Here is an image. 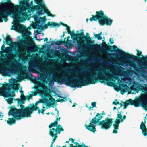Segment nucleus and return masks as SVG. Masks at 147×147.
<instances>
[{
	"label": "nucleus",
	"instance_id": "f257e3e1",
	"mask_svg": "<svg viewBox=\"0 0 147 147\" xmlns=\"http://www.w3.org/2000/svg\"><path fill=\"white\" fill-rule=\"evenodd\" d=\"M108 71H106L105 69H100L98 71V73L95 75L93 74H90L86 77H84V79H77L75 81L72 79L69 78L67 77L64 76L63 77H58L56 78V81H57L60 84H63L64 82L65 84L70 87H81L82 86L88 85L90 84H94L98 82L99 80L107 82V85L111 86L113 83L110 82L109 80L112 77L110 76L111 74L109 72H111L109 71V68H105ZM99 82L102 83L100 81Z\"/></svg>",
	"mask_w": 147,
	"mask_h": 147
},
{
	"label": "nucleus",
	"instance_id": "f03ea898",
	"mask_svg": "<svg viewBox=\"0 0 147 147\" xmlns=\"http://www.w3.org/2000/svg\"><path fill=\"white\" fill-rule=\"evenodd\" d=\"M3 57L5 58L3 59H0V62L3 64H5L4 66L3 65L0 66V73L3 75L9 76L12 74H14L18 72V67L17 66L18 62L14 58L15 57V55L12 54H8Z\"/></svg>",
	"mask_w": 147,
	"mask_h": 147
},
{
	"label": "nucleus",
	"instance_id": "7ed1b4c3",
	"mask_svg": "<svg viewBox=\"0 0 147 147\" xmlns=\"http://www.w3.org/2000/svg\"><path fill=\"white\" fill-rule=\"evenodd\" d=\"M6 2H0V22L8 20V17L11 14H14V11H18L20 6L15 5L10 0H6Z\"/></svg>",
	"mask_w": 147,
	"mask_h": 147
},
{
	"label": "nucleus",
	"instance_id": "20e7f679",
	"mask_svg": "<svg viewBox=\"0 0 147 147\" xmlns=\"http://www.w3.org/2000/svg\"><path fill=\"white\" fill-rule=\"evenodd\" d=\"M21 109H18L14 107H11L8 113V116L11 115L16 120H20L24 117H30L31 114H28V111L25 110L26 107L24 105H20Z\"/></svg>",
	"mask_w": 147,
	"mask_h": 147
},
{
	"label": "nucleus",
	"instance_id": "39448f33",
	"mask_svg": "<svg viewBox=\"0 0 147 147\" xmlns=\"http://www.w3.org/2000/svg\"><path fill=\"white\" fill-rule=\"evenodd\" d=\"M119 53L120 55L125 58L128 59H131L134 61H137L142 66L143 68L147 70V55L145 56H143L142 57L135 56L132 54L126 53L122 50L119 49L114 51Z\"/></svg>",
	"mask_w": 147,
	"mask_h": 147
},
{
	"label": "nucleus",
	"instance_id": "423d86ee",
	"mask_svg": "<svg viewBox=\"0 0 147 147\" xmlns=\"http://www.w3.org/2000/svg\"><path fill=\"white\" fill-rule=\"evenodd\" d=\"M91 16L92 17L90 18V20L92 22L98 20L99 24L101 26L105 25L108 26H111L113 22V20L104 14L102 10L96 12L95 15H92Z\"/></svg>",
	"mask_w": 147,
	"mask_h": 147
},
{
	"label": "nucleus",
	"instance_id": "0eeeda50",
	"mask_svg": "<svg viewBox=\"0 0 147 147\" xmlns=\"http://www.w3.org/2000/svg\"><path fill=\"white\" fill-rule=\"evenodd\" d=\"M101 115H105V113L103 111L101 114L97 113L95 117L92 119L89 124V125H85V126L86 128L90 131L94 133L96 131V126L94 124L97 123L102 118L103 116Z\"/></svg>",
	"mask_w": 147,
	"mask_h": 147
},
{
	"label": "nucleus",
	"instance_id": "6e6552de",
	"mask_svg": "<svg viewBox=\"0 0 147 147\" xmlns=\"http://www.w3.org/2000/svg\"><path fill=\"white\" fill-rule=\"evenodd\" d=\"M66 30L68 33L70 34L71 38L76 41L78 42L79 41V39H80L81 37L82 36L83 37L84 39H85L86 38V36L84 34V32H83V30H80L82 32L80 33L77 34H76L74 33V31H71L70 28L68 26L66 27Z\"/></svg>",
	"mask_w": 147,
	"mask_h": 147
},
{
	"label": "nucleus",
	"instance_id": "1a4fd4ad",
	"mask_svg": "<svg viewBox=\"0 0 147 147\" xmlns=\"http://www.w3.org/2000/svg\"><path fill=\"white\" fill-rule=\"evenodd\" d=\"M113 119L112 118L110 119L107 117L105 120L98 122L97 125L101 126L102 129L107 130L109 129L111 126L113 122Z\"/></svg>",
	"mask_w": 147,
	"mask_h": 147
},
{
	"label": "nucleus",
	"instance_id": "9d476101",
	"mask_svg": "<svg viewBox=\"0 0 147 147\" xmlns=\"http://www.w3.org/2000/svg\"><path fill=\"white\" fill-rule=\"evenodd\" d=\"M34 20L35 21V25L36 27V28L39 29H47L48 26V23L47 24L45 25L43 28L42 25L40 24V22H42V23H45L46 20V18L45 16L43 17H38L37 16H36L34 18Z\"/></svg>",
	"mask_w": 147,
	"mask_h": 147
},
{
	"label": "nucleus",
	"instance_id": "9b49d317",
	"mask_svg": "<svg viewBox=\"0 0 147 147\" xmlns=\"http://www.w3.org/2000/svg\"><path fill=\"white\" fill-rule=\"evenodd\" d=\"M35 89L36 90L37 92L41 95L47 97L49 95L48 92H50V89L45 85L42 87V89H38V86H36Z\"/></svg>",
	"mask_w": 147,
	"mask_h": 147
},
{
	"label": "nucleus",
	"instance_id": "f8f14e48",
	"mask_svg": "<svg viewBox=\"0 0 147 147\" xmlns=\"http://www.w3.org/2000/svg\"><path fill=\"white\" fill-rule=\"evenodd\" d=\"M121 111L119 113L117 114V117L116 120L115 121V124H113L114 130H113V133L116 134L117 133V130L119 129V124L120 123V121L119 119L121 118L122 117V115L121 113Z\"/></svg>",
	"mask_w": 147,
	"mask_h": 147
},
{
	"label": "nucleus",
	"instance_id": "ddd939ff",
	"mask_svg": "<svg viewBox=\"0 0 147 147\" xmlns=\"http://www.w3.org/2000/svg\"><path fill=\"white\" fill-rule=\"evenodd\" d=\"M131 88L138 93L140 91L144 90V87L139 83L134 81L133 85L131 87Z\"/></svg>",
	"mask_w": 147,
	"mask_h": 147
},
{
	"label": "nucleus",
	"instance_id": "4468645a",
	"mask_svg": "<svg viewBox=\"0 0 147 147\" xmlns=\"http://www.w3.org/2000/svg\"><path fill=\"white\" fill-rule=\"evenodd\" d=\"M38 104V103L37 101L35 105L33 103L30 104V106L29 107H26L25 110L28 111V114H31L34 111H36L39 109V108L37 107Z\"/></svg>",
	"mask_w": 147,
	"mask_h": 147
},
{
	"label": "nucleus",
	"instance_id": "2eb2a0df",
	"mask_svg": "<svg viewBox=\"0 0 147 147\" xmlns=\"http://www.w3.org/2000/svg\"><path fill=\"white\" fill-rule=\"evenodd\" d=\"M124 105L127 106L129 105H134L135 107H138L140 105L138 99L133 100L131 99H129L125 102H123Z\"/></svg>",
	"mask_w": 147,
	"mask_h": 147
},
{
	"label": "nucleus",
	"instance_id": "dca6fc26",
	"mask_svg": "<svg viewBox=\"0 0 147 147\" xmlns=\"http://www.w3.org/2000/svg\"><path fill=\"white\" fill-rule=\"evenodd\" d=\"M49 100L51 102H52L51 103H50L49 102V101L48 99L46 98H44L43 99H40L39 101H37L38 103H43L46 104L47 105H49V108H50V105H53L54 104L55 102V100L54 98H53L52 97H50L49 98Z\"/></svg>",
	"mask_w": 147,
	"mask_h": 147
},
{
	"label": "nucleus",
	"instance_id": "f3484780",
	"mask_svg": "<svg viewBox=\"0 0 147 147\" xmlns=\"http://www.w3.org/2000/svg\"><path fill=\"white\" fill-rule=\"evenodd\" d=\"M40 9L43 10L44 12L46 14H47V13L49 11V10L46 7L44 4L40 6L32 5L31 7V9L32 11H34L35 10H39Z\"/></svg>",
	"mask_w": 147,
	"mask_h": 147
},
{
	"label": "nucleus",
	"instance_id": "a211bd4d",
	"mask_svg": "<svg viewBox=\"0 0 147 147\" xmlns=\"http://www.w3.org/2000/svg\"><path fill=\"white\" fill-rule=\"evenodd\" d=\"M119 85V86L117 87V89L115 88V90L118 91L120 90L121 94L123 95L126 91V89L127 90V88H129V87L126 84H124L120 83Z\"/></svg>",
	"mask_w": 147,
	"mask_h": 147
},
{
	"label": "nucleus",
	"instance_id": "6ab92c4d",
	"mask_svg": "<svg viewBox=\"0 0 147 147\" xmlns=\"http://www.w3.org/2000/svg\"><path fill=\"white\" fill-rule=\"evenodd\" d=\"M30 76L31 77H32L33 76L30 73V75H28L27 73H25L24 74H21L19 75L18 76V79L20 80H22L25 78H30Z\"/></svg>",
	"mask_w": 147,
	"mask_h": 147
},
{
	"label": "nucleus",
	"instance_id": "aec40b11",
	"mask_svg": "<svg viewBox=\"0 0 147 147\" xmlns=\"http://www.w3.org/2000/svg\"><path fill=\"white\" fill-rule=\"evenodd\" d=\"M60 133H59L58 132V130L56 129L53 128L50 129V130L49 132V135L51 136L52 138L54 136H58V134H60Z\"/></svg>",
	"mask_w": 147,
	"mask_h": 147
},
{
	"label": "nucleus",
	"instance_id": "412c9836",
	"mask_svg": "<svg viewBox=\"0 0 147 147\" xmlns=\"http://www.w3.org/2000/svg\"><path fill=\"white\" fill-rule=\"evenodd\" d=\"M16 30L20 32H23L25 28L23 24L20 23L16 24Z\"/></svg>",
	"mask_w": 147,
	"mask_h": 147
},
{
	"label": "nucleus",
	"instance_id": "4be33fe9",
	"mask_svg": "<svg viewBox=\"0 0 147 147\" xmlns=\"http://www.w3.org/2000/svg\"><path fill=\"white\" fill-rule=\"evenodd\" d=\"M18 13L19 16H21L22 19H25V17L28 15V13L26 12V10L24 9H20Z\"/></svg>",
	"mask_w": 147,
	"mask_h": 147
},
{
	"label": "nucleus",
	"instance_id": "5701e85b",
	"mask_svg": "<svg viewBox=\"0 0 147 147\" xmlns=\"http://www.w3.org/2000/svg\"><path fill=\"white\" fill-rule=\"evenodd\" d=\"M140 129L142 130V133L144 136H147V129L146 125L142 124L140 126Z\"/></svg>",
	"mask_w": 147,
	"mask_h": 147
},
{
	"label": "nucleus",
	"instance_id": "b1692460",
	"mask_svg": "<svg viewBox=\"0 0 147 147\" xmlns=\"http://www.w3.org/2000/svg\"><path fill=\"white\" fill-rule=\"evenodd\" d=\"M10 37V35H8L5 38H4V39L6 41H5L4 40L3 41L4 43H6L7 44L10 43H13L12 42V39Z\"/></svg>",
	"mask_w": 147,
	"mask_h": 147
},
{
	"label": "nucleus",
	"instance_id": "393cba45",
	"mask_svg": "<svg viewBox=\"0 0 147 147\" xmlns=\"http://www.w3.org/2000/svg\"><path fill=\"white\" fill-rule=\"evenodd\" d=\"M16 119L13 117V118H8L7 121V123L9 125H11L13 124H15L16 122Z\"/></svg>",
	"mask_w": 147,
	"mask_h": 147
},
{
	"label": "nucleus",
	"instance_id": "a878e982",
	"mask_svg": "<svg viewBox=\"0 0 147 147\" xmlns=\"http://www.w3.org/2000/svg\"><path fill=\"white\" fill-rule=\"evenodd\" d=\"M105 37H103V39H104V40H102V44L103 46H104L106 48H112L113 47V49H116L117 48V47L114 45H113V46H110L109 45H107L106 42L105 41H104V40H105Z\"/></svg>",
	"mask_w": 147,
	"mask_h": 147
},
{
	"label": "nucleus",
	"instance_id": "bb28decb",
	"mask_svg": "<svg viewBox=\"0 0 147 147\" xmlns=\"http://www.w3.org/2000/svg\"><path fill=\"white\" fill-rule=\"evenodd\" d=\"M88 46L89 47H92L93 48L96 49H100L102 48V47L99 45L93 44L92 45H88Z\"/></svg>",
	"mask_w": 147,
	"mask_h": 147
},
{
	"label": "nucleus",
	"instance_id": "cd10ccee",
	"mask_svg": "<svg viewBox=\"0 0 147 147\" xmlns=\"http://www.w3.org/2000/svg\"><path fill=\"white\" fill-rule=\"evenodd\" d=\"M86 34L87 35V36H88V37L87 39H86V38H87V37H86V38L84 39L83 37L82 36L81 37V39H79V40H81L82 39H86V40H87L88 42L89 43H91L92 42V38L90 37L89 36V33H87Z\"/></svg>",
	"mask_w": 147,
	"mask_h": 147
},
{
	"label": "nucleus",
	"instance_id": "c85d7f7f",
	"mask_svg": "<svg viewBox=\"0 0 147 147\" xmlns=\"http://www.w3.org/2000/svg\"><path fill=\"white\" fill-rule=\"evenodd\" d=\"M60 25V24H57L53 22H51L50 21L48 22V26H50L51 27H54L55 26L59 27Z\"/></svg>",
	"mask_w": 147,
	"mask_h": 147
},
{
	"label": "nucleus",
	"instance_id": "c756f323",
	"mask_svg": "<svg viewBox=\"0 0 147 147\" xmlns=\"http://www.w3.org/2000/svg\"><path fill=\"white\" fill-rule=\"evenodd\" d=\"M29 2V0H20V1L19 3V4L20 5L22 6H26L28 3Z\"/></svg>",
	"mask_w": 147,
	"mask_h": 147
},
{
	"label": "nucleus",
	"instance_id": "7c9ffc66",
	"mask_svg": "<svg viewBox=\"0 0 147 147\" xmlns=\"http://www.w3.org/2000/svg\"><path fill=\"white\" fill-rule=\"evenodd\" d=\"M55 111H57V116H56V119L55 121L57 122H58V121H60V119H61V118L60 117H58L59 116V111L57 109V108H55Z\"/></svg>",
	"mask_w": 147,
	"mask_h": 147
},
{
	"label": "nucleus",
	"instance_id": "2f4dec72",
	"mask_svg": "<svg viewBox=\"0 0 147 147\" xmlns=\"http://www.w3.org/2000/svg\"><path fill=\"white\" fill-rule=\"evenodd\" d=\"M56 129L57 130H58V132H59V133H60L61 131H64L62 127L61 126V125L58 124L56 126Z\"/></svg>",
	"mask_w": 147,
	"mask_h": 147
},
{
	"label": "nucleus",
	"instance_id": "473e14b6",
	"mask_svg": "<svg viewBox=\"0 0 147 147\" xmlns=\"http://www.w3.org/2000/svg\"><path fill=\"white\" fill-rule=\"evenodd\" d=\"M66 38H64V44L68 48H70L71 47L72 45L67 41H65Z\"/></svg>",
	"mask_w": 147,
	"mask_h": 147
},
{
	"label": "nucleus",
	"instance_id": "72a5a7b5",
	"mask_svg": "<svg viewBox=\"0 0 147 147\" xmlns=\"http://www.w3.org/2000/svg\"><path fill=\"white\" fill-rule=\"evenodd\" d=\"M35 3L37 4L38 6H40L44 4L43 0H34Z\"/></svg>",
	"mask_w": 147,
	"mask_h": 147
},
{
	"label": "nucleus",
	"instance_id": "f704fd0d",
	"mask_svg": "<svg viewBox=\"0 0 147 147\" xmlns=\"http://www.w3.org/2000/svg\"><path fill=\"white\" fill-rule=\"evenodd\" d=\"M5 84H3V88L5 89H7L8 90H10V88L11 87V85L9 84V83H7L6 82H5Z\"/></svg>",
	"mask_w": 147,
	"mask_h": 147
},
{
	"label": "nucleus",
	"instance_id": "c9c22d12",
	"mask_svg": "<svg viewBox=\"0 0 147 147\" xmlns=\"http://www.w3.org/2000/svg\"><path fill=\"white\" fill-rule=\"evenodd\" d=\"M58 123V122H57L55 121L54 122L51 123L49 126V128L51 129L52 127H55L56 126Z\"/></svg>",
	"mask_w": 147,
	"mask_h": 147
},
{
	"label": "nucleus",
	"instance_id": "e433bc0d",
	"mask_svg": "<svg viewBox=\"0 0 147 147\" xmlns=\"http://www.w3.org/2000/svg\"><path fill=\"white\" fill-rule=\"evenodd\" d=\"M141 104L142 107L147 109V100L145 99L144 101L141 102Z\"/></svg>",
	"mask_w": 147,
	"mask_h": 147
},
{
	"label": "nucleus",
	"instance_id": "4c0bfd02",
	"mask_svg": "<svg viewBox=\"0 0 147 147\" xmlns=\"http://www.w3.org/2000/svg\"><path fill=\"white\" fill-rule=\"evenodd\" d=\"M64 41H62L61 40H59L58 41L55 42V44L56 45H62V44H64Z\"/></svg>",
	"mask_w": 147,
	"mask_h": 147
},
{
	"label": "nucleus",
	"instance_id": "58836bf2",
	"mask_svg": "<svg viewBox=\"0 0 147 147\" xmlns=\"http://www.w3.org/2000/svg\"><path fill=\"white\" fill-rule=\"evenodd\" d=\"M17 101L18 104L19 105H21L24 104V100L21 99H16Z\"/></svg>",
	"mask_w": 147,
	"mask_h": 147
},
{
	"label": "nucleus",
	"instance_id": "ea45409f",
	"mask_svg": "<svg viewBox=\"0 0 147 147\" xmlns=\"http://www.w3.org/2000/svg\"><path fill=\"white\" fill-rule=\"evenodd\" d=\"M94 38H97L98 40H101L102 39V37L98 35V34H94Z\"/></svg>",
	"mask_w": 147,
	"mask_h": 147
},
{
	"label": "nucleus",
	"instance_id": "a19ab883",
	"mask_svg": "<svg viewBox=\"0 0 147 147\" xmlns=\"http://www.w3.org/2000/svg\"><path fill=\"white\" fill-rule=\"evenodd\" d=\"M13 99L12 98H9L7 100V102L9 104H11V103H13Z\"/></svg>",
	"mask_w": 147,
	"mask_h": 147
},
{
	"label": "nucleus",
	"instance_id": "79ce46f5",
	"mask_svg": "<svg viewBox=\"0 0 147 147\" xmlns=\"http://www.w3.org/2000/svg\"><path fill=\"white\" fill-rule=\"evenodd\" d=\"M137 57H139V56H143L142 54V52L140 51L137 50Z\"/></svg>",
	"mask_w": 147,
	"mask_h": 147
},
{
	"label": "nucleus",
	"instance_id": "37998d69",
	"mask_svg": "<svg viewBox=\"0 0 147 147\" xmlns=\"http://www.w3.org/2000/svg\"><path fill=\"white\" fill-rule=\"evenodd\" d=\"M96 102H94L91 103V105L92 106V108L95 107H96Z\"/></svg>",
	"mask_w": 147,
	"mask_h": 147
},
{
	"label": "nucleus",
	"instance_id": "c03bdc74",
	"mask_svg": "<svg viewBox=\"0 0 147 147\" xmlns=\"http://www.w3.org/2000/svg\"><path fill=\"white\" fill-rule=\"evenodd\" d=\"M126 115H124L123 116H122V117L121 118V119H119V121H120V122H122L126 118Z\"/></svg>",
	"mask_w": 147,
	"mask_h": 147
},
{
	"label": "nucleus",
	"instance_id": "a18cd8bd",
	"mask_svg": "<svg viewBox=\"0 0 147 147\" xmlns=\"http://www.w3.org/2000/svg\"><path fill=\"white\" fill-rule=\"evenodd\" d=\"M36 11H38V14L39 15H42V11H43V10H42L41 9H40L39 10H36Z\"/></svg>",
	"mask_w": 147,
	"mask_h": 147
},
{
	"label": "nucleus",
	"instance_id": "49530a36",
	"mask_svg": "<svg viewBox=\"0 0 147 147\" xmlns=\"http://www.w3.org/2000/svg\"><path fill=\"white\" fill-rule=\"evenodd\" d=\"M46 14L48 16H50L52 17H54L55 16V15H53L52 13H51L49 11Z\"/></svg>",
	"mask_w": 147,
	"mask_h": 147
},
{
	"label": "nucleus",
	"instance_id": "de8ad7c7",
	"mask_svg": "<svg viewBox=\"0 0 147 147\" xmlns=\"http://www.w3.org/2000/svg\"><path fill=\"white\" fill-rule=\"evenodd\" d=\"M58 137V136H54L53 137L54 138L53 139L52 142H51V144H53L55 142V141L56 140V138Z\"/></svg>",
	"mask_w": 147,
	"mask_h": 147
},
{
	"label": "nucleus",
	"instance_id": "09e8293b",
	"mask_svg": "<svg viewBox=\"0 0 147 147\" xmlns=\"http://www.w3.org/2000/svg\"><path fill=\"white\" fill-rule=\"evenodd\" d=\"M21 99L24 100V101H25L26 100V97H25L24 95H21L20 96Z\"/></svg>",
	"mask_w": 147,
	"mask_h": 147
},
{
	"label": "nucleus",
	"instance_id": "8fccbe9b",
	"mask_svg": "<svg viewBox=\"0 0 147 147\" xmlns=\"http://www.w3.org/2000/svg\"><path fill=\"white\" fill-rule=\"evenodd\" d=\"M56 101L57 102H62L64 101H65V100L62 99H57L56 100Z\"/></svg>",
	"mask_w": 147,
	"mask_h": 147
},
{
	"label": "nucleus",
	"instance_id": "3c124183",
	"mask_svg": "<svg viewBox=\"0 0 147 147\" xmlns=\"http://www.w3.org/2000/svg\"><path fill=\"white\" fill-rule=\"evenodd\" d=\"M11 29L12 30H16V24L14 26H12V27L11 28Z\"/></svg>",
	"mask_w": 147,
	"mask_h": 147
},
{
	"label": "nucleus",
	"instance_id": "603ef678",
	"mask_svg": "<svg viewBox=\"0 0 147 147\" xmlns=\"http://www.w3.org/2000/svg\"><path fill=\"white\" fill-rule=\"evenodd\" d=\"M139 69L141 70L143 74H147V71H146V70H143V69H142L141 68H139Z\"/></svg>",
	"mask_w": 147,
	"mask_h": 147
},
{
	"label": "nucleus",
	"instance_id": "864d4df0",
	"mask_svg": "<svg viewBox=\"0 0 147 147\" xmlns=\"http://www.w3.org/2000/svg\"><path fill=\"white\" fill-rule=\"evenodd\" d=\"M32 96L30 94L29 96H26V99H27V100H29L31 98Z\"/></svg>",
	"mask_w": 147,
	"mask_h": 147
},
{
	"label": "nucleus",
	"instance_id": "5fc2aeb1",
	"mask_svg": "<svg viewBox=\"0 0 147 147\" xmlns=\"http://www.w3.org/2000/svg\"><path fill=\"white\" fill-rule=\"evenodd\" d=\"M3 89L2 87H0V96H3Z\"/></svg>",
	"mask_w": 147,
	"mask_h": 147
},
{
	"label": "nucleus",
	"instance_id": "6e6d98bb",
	"mask_svg": "<svg viewBox=\"0 0 147 147\" xmlns=\"http://www.w3.org/2000/svg\"><path fill=\"white\" fill-rule=\"evenodd\" d=\"M146 117H145L144 118V122H143L142 121L141 122V125H142V124H143V125H145V124L146 123V121L145 120V119H146Z\"/></svg>",
	"mask_w": 147,
	"mask_h": 147
},
{
	"label": "nucleus",
	"instance_id": "4d7b16f0",
	"mask_svg": "<svg viewBox=\"0 0 147 147\" xmlns=\"http://www.w3.org/2000/svg\"><path fill=\"white\" fill-rule=\"evenodd\" d=\"M32 94H31L32 96H35L36 95L37 93L35 91H32L31 92Z\"/></svg>",
	"mask_w": 147,
	"mask_h": 147
},
{
	"label": "nucleus",
	"instance_id": "13d9d810",
	"mask_svg": "<svg viewBox=\"0 0 147 147\" xmlns=\"http://www.w3.org/2000/svg\"><path fill=\"white\" fill-rule=\"evenodd\" d=\"M69 141H71L74 144V143L75 142H74V141L75 140L74 139H73L71 138H69Z\"/></svg>",
	"mask_w": 147,
	"mask_h": 147
},
{
	"label": "nucleus",
	"instance_id": "bf43d9fd",
	"mask_svg": "<svg viewBox=\"0 0 147 147\" xmlns=\"http://www.w3.org/2000/svg\"><path fill=\"white\" fill-rule=\"evenodd\" d=\"M45 79L44 78H43L41 79V80H42V82L44 83H46L47 84V81L45 80Z\"/></svg>",
	"mask_w": 147,
	"mask_h": 147
},
{
	"label": "nucleus",
	"instance_id": "052dcab7",
	"mask_svg": "<svg viewBox=\"0 0 147 147\" xmlns=\"http://www.w3.org/2000/svg\"><path fill=\"white\" fill-rule=\"evenodd\" d=\"M13 89L14 90L18 91V87L15 86V87L13 88Z\"/></svg>",
	"mask_w": 147,
	"mask_h": 147
},
{
	"label": "nucleus",
	"instance_id": "680f3d73",
	"mask_svg": "<svg viewBox=\"0 0 147 147\" xmlns=\"http://www.w3.org/2000/svg\"><path fill=\"white\" fill-rule=\"evenodd\" d=\"M109 41L110 42V43L111 44H113L114 42V40H111V38L109 39Z\"/></svg>",
	"mask_w": 147,
	"mask_h": 147
},
{
	"label": "nucleus",
	"instance_id": "e2e57ef3",
	"mask_svg": "<svg viewBox=\"0 0 147 147\" xmlns=\"http://www.w3.org/2000/svg\"><path fill=\"white\" fill-rule=\"evenodd\" d=\"M3 116V115L2 113L0 112V119L2 120V119H1V118H2Z\"/></svg>",
	"mask_w": 147,
	"mask_h": 147
},
{
	"label": "nucleus",
	"instance_id": "0e129e2a",
	"mask_svg": "<svg viewBox=\"0 0 147 147\" xmlns=\"http://www.w3.org/2000/svg\"><path fill=\"white\" fill-rule=\"evenodd\" d=\"M60 23H61V24H62V25H63V26H64L66 27L68 26L66 24L64 23L63 22H60Z\"/></svg>",
	"mask_w": 147,
	"mask_h": 147
},
{
	"label": "nucleus",
	"instance_id": "69168bd1",
	"mask_svg": "<svg viewBox=\"0 0 147 147\" xmlns=\"http://www.w3.org/2000/svg\"><path fill=\"white\" fill-rule=\"evenodd\" d=\"M26 34L27 35L29 36L32 34V33L30 31H28L26 33Z\"/></svg>",
	"mask_w": 147,
	"mask_h": 147
},
{
	"label": "nucleus",
	"instance_id": "338daca9",
	"mask_svg": "<svg viewBox=\"0 0 147 147\" xmlns=\"http://www.w3.org/2000/svg\"><path fill=\"white\" fill-rule=\"evenodd\" d=\"M86 107L88 108L90 110H92V107L91 106H90L89 107H88V105H86Z\"/></svg>",
	"mask_w": 147,
	"mask_h": 147
},
{
	"label": "nucleus",
	"instance_id": "774afa93",
	"mask_svg": "<svg viewBox=\"0 0 147 147\" xmlns=\"http://www.w3.org/2000/svg\"><path fill=\"white\" fill-rule=\"evenodd\" d=\"M20 93H21V95H24V91L22 90H21L20 91Z\"/></svg>",
	"mask_w": 147,
	"mask_h": 147
}]
</instances>
